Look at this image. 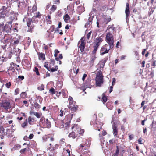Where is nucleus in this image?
<instances>
[{"label":"nucleus","mask_w":156,"mask_h":156,"mask_svg":"<svg viewBox=\"0 0 156 156\" xmlns=\"http://www.w3.org/2000/svg\"><path fill=\"white\" fill-rule=\"evenodd\" d=\"M113 24H112L108 26L107 29L109 30V32L107 33L106 36V42L111 48L114 47V42L113 35L112 33L114 34V32L115 33V28L113 27Z\"/></svg>","instance_id":"f257e3e1"},{"label":"nucleus","mask_w":156,"mask_h":156,"mask_svg":"<svg viewBox=\"0 0 156 156\" xmlns=\"http://www.w3.org/2000/svg\"><path fill=\"white\" fill-rule=\"evenodd\" d=\"M26 22L28 28L27 32H32L38 22L37 19L35 17H33L32 18H28L27 19Z\"/></svg>","instance_id":"f03ea898"},{"label":"nucleus","mask_w":156,"mask_h":156,"mask_svg":"<svg viewBox=\"0 0 156 156\" xmlns=\"http://www.w3.org/2000/svg\"><path fill=\"white\" fill-rule=\"evenodd\" d=\"M96 84L97 87H101L104 82L103 76L102 73L101 71L97 73L95 79Z\"/></svg>","instance_id":"7ed1b4c3"},{"label":"nucleus","mask_w":156,"mask_h":156,"mask_svg":"<svg viewBox=\"0 0 156 156\" xmlns=\"http://www.w3.org/2000/svg\"><path fill=\"white\" fill-rule=\"evenodd\" d=\"M69 104L68 105V108L73 112H75L78 108V106L76 105V102L73 100V98L69 96L68 98Z\"/></svg>","instance_id":"20e7f679"},{"label":"nucleus","mask_w":156,"mask_h":156,"mask_svg":"<svg viewBox=\"0 0 156 156\" xmlns=\"http://www.w3.org/2000/svg\"><path fill=\"white\" fill-rule=\"evenodd\" d=\"M1 15H4L8 16L11 14L10 10L8 7L2 6L0 9Z\"/></svg>","instance_id":"39448f33"},{"label":"nucleus","mask_w":156,"mask_h":156,"mask_svg":"<svg viewBox=\"0 0 156 156\" xmlns=\"http://www.w3.org/2000/svg\"><path fill=\"white\" fill-rule=\"evenodd\" d=\"M84 38L82 37L78 42V47L80 48L81 52H83L85 47V43L84 42Z\"/></svg>","instance_id":"423d86ee"},{"label":"nucleus","mask_w":156,"mask_h":156,"mask_svg":"<svg viewBox=\"0 0 156 156\" xmlns=\"http://www.w3.org/2000/svg\"><path fill=\"white\" fill-rule=\"evenodd\" d=\"M12 23V21L7 22L3 27V31L7 33L9 32L11 30Z\"/></svg>","instance_id":"0eeeda50"},{"label":"nucleus","mask_w":156,"mask_h":156,"mask_svg":"<svg viewBox=\"0 0 156 156\" xmlns=\"http://www.w3.org/2000/svg\"><path fill=\"white\" fill-rule=\"evenodd\" d=\"M2 106L5 109H9L11 107L10 102L7 101H4L2 102Z\"/></svg>","instance_id":"6e6552de"},{"label":"nucleus","mask_w":156,"mask_h":156,"mask_svg":"<svg viewBox=\"0 0 156 156\" xmlns=\"http://www.w3.org/2000/svg\"><path fill=\"white\" fill-rule=\"evenodd\" d=\"M125 12L126 14V19L127 20L128 19H129L130 13L129 5L128 3H127L126 4Z\"/></svg>","instance_id":"1a4fd4ad"},{"label":"nucleus","mask_w":156,"mask_h":156,"mask_svg":"<svg viewBox=\"0 0 156 156\" xmlns=\"http://www.w3.org/2000/svg\"><path fill=\"white\" fill-rule=\"evenodd\" d=\"M72 129H74V132L77 136L78 134H79L80 128L78 127L77 125L75 124L72 127Z\"/></svg>","instance_id":"9d476101"},{"label":"nucleus","mask_w":156,"mask_h":156,"mask_svg":"<svg viewBox=\"0 0 156 156\" xmlns=\"http://www.w3.org/2000/svg\"><path fill=\"white\" fill-rule=\"evenodd\" d=\"M94 127L95 129L98 130V131H100V129L101 128V125L99 123V122H97L94 123Z\"/></svg>","instance_id":"9b49d317"},{"label":"nucleus","mask_w":156,"mask_h":156,"mask_svg":"<svg viewBox=\"0 0 156 156\" xmlns=\"http://www.w3.org/2000/svg\"><path fill=\"white\" fill-rule=\"evenodd\" d=\"M44 126L48 128H50L51 126V122L48 119H44Z\"/></svg>","instance_id":"f8f14e48"},{"label":"nucleus","mask_w":156,"mask_h":156,"mask_svg":"<svg viewBox=\"0 0 156 156\" xmlns=\"http://www.w3.org/2000/svg\"><path fill=\"white\" fill-rule=\"evenodd\" d=\"M37 10V7L36 5H33L32 8L31 6H28V11L30 13H33Z\"/></svg>","instance_id":"ddd939ff"},{"label":"nucleus","mask_w":156,"mask_h":156,"mask_svg":"<svg viewBox=\"0 0 156 156\" xmlns=\"http://www.w3.org/2000/svg\"><path fill=\"white\" fill-rule=\"evenodd\" d=\"M83 140L85 141V143H83L81 144L80 147H84V146H87V147H88L90 146V141H89V140Z\"/></svg>","instance_id":"4468645a"},{"label":"nucleus","mask_w":156,"mask_h":156,"mask_svg":"<svg viewBox=\"0 0 156 156\" xmlns=\"http://www.w3.org/2000/svg\"><path fill=\"white\" fill-rule=\"evenodd\" d=\"M30 114L31 115H32L33 114L38 118H40L41 115V114L33 111H30Z\"/></svg>","instance_id":"2eb2a0df"},{"label":"nucleus","mask_w":156,"mask_h":156,"mask_svg":"<svg viewBox=\"0 0 156 156\" xmlns=\"http://www.w3.org/2000/svg\"><path fill=\"white\" fill-rule=\"evenodd\" d=\"M92 18H91V17H89V19L88 20V21L85 25V27H88L89 26L92 24Z\"/></svg>","instance_id":"dca6fc26"},{"label":"nucleus","mask_w":156,"mask_h":156,"mask_svg":"<svg viewBox=\"0 0 156 156\" xmlns=\"http://www.w3.org/2000/svg\"><path fill=\"white\" fill-rule=\"evenodd\" d=\"M108 49L107 50V49H105L103 47H102L100 51L101 55H103L105 53H108Z\"/></svg>","instance_id":"f3484780"},{"label":"nucleus","mask_w":156,"mask_h":156,"mask_svg":"<svg viewBox=\"0 0 156 156\" xmlns=\"http://www.w3.org/2000/svg\"><path fill=\"white\" fill-rule=\"evenodd\" d=\"M6 131V132H5L3 134V135H7V136H9L12 133V130L11 129H7Z\"/></svg>","instance_id":"a211bd4d"},{"label":"nucleus","mask_w":156,"mask_h":156,"mask_svg":"<svg viewBox=\"0 0 156 156\" xmlns=\"http://www.w3.org/2000/svg\"><path fill=\"white\" fill-rule=\"evenodd\" d=\"M38 57L39 60L42 59L43 60H45V54L43 53H39L38 54Z\"/></svg>","instance_id":"6ab92c4d"},{"label":"nucleus","mask_w":156,"mask_h":156,"mask_svg":"<svg viewBox=\"0 0 156 156\" xmlns=\"http://www.w3.org/2000/svg\"><path fill=\"white\" fill-rule=\"evenodd\" d=\"M102 41L103 40L101 37H97L96 39L95 44H98L99 46L100 42H102Z\"/></svg>","instance_id":"aec40b11"},{"label":"nucleus","mask_w":156,"mask_h":156,"mask_svg":"<svg viewBox=\"0 0 156 156\" xmlns=\"http://www.w3.org/2000/svg\"><path fill=\"white\" fill-rule=\"evenodd\" d=\"M63 156H71L70 150L68 149L66 150L63 152Z\"/></svg>","instance_id":"412c9836"},{"label":"nucleus","mask_w":156,"mask_h":156,"mask_svg":"<svg viewBox=\"0 0 156 156\" xmlns=\"http://www.w3.org/2000/svg\"><path fill=\"white\" fill-rule=\"evenodd\" d=\"M21 1H20L19 2L18 6H21L22 7H25L26 5H25L24 1L23 0H21Z\"/></svg>","instance_id":"4be33fe9"},{"label":"nucleus","mask_w":156,"mask_h":156,"mask_svg":"<svg viewBox=\"0 0 156 156\" xmlns=\"http://www.w3.org/2000/svg\"><path fill=\"white\" fill-rule=\"evenodd\" d=\"M34 119L31 117L30 116L29 117L28 119V122L29 123L30 125H32L34 123Z\"/></svg>","instance_id":"5701e85b"},{"label":"nucleus","mask_w":156,"mask_h":156,"mask_svg":"<svg viewBox=\"0 0 156 156\" xmlns=\"http://www.w3.org/2000/svg\"><path fill=\"white\" fill-rule=\"evenodd\" d=\"M99 46L98 44L97 45V44H95L94 45V47H93L94 49L93 51H92V54H95L96 53L99 47Z\"/></svg>","instance_id":"b1692460"},{"label":"nucleus","mask_w":156,"mask_h":156,"mask_svg":"<svg viewBox=\"0 0 156 156\" xmlns=\"http://www.w3.org/2000/svg\"><path fill=\"white\" fill-rule=\"evenodd\" d=\"M58 124L60 128H63L65 127L64 123L62 120H60L59 122H58Z\"/></svg>","instance_id":"393cba45"},{"label":"nucleus","mask_w":156,"mask_h":156,"mask_svg":"<svg viewBox=\"0 0 156 156\" xmlns=\"http://www.w3.org/2000/svg\"><path fill=\"white\" fill-rule=\"evenodd\" d=\"M102 99L104 104L107 101V98L105 96V94L104 93H103L102 94Z\"/></svg>","instance_id":"a878e982"},{"label":"nucleus","mask_w":156,"mask_h":156,"mask_svg":"<svg viewBox=\"0 0 156 156\" xmlns=\"http://www.w3.org/2000/svg\"><path fill=\"white\" fill-rule=\"evenodd\" d=\"M119 122H120L119 121H117L116 122H114L112 125V128H117V124H119Z\"/></svg>","instance_id":"bb28decb"},{"label":"nucleus","mask_w":156,"mask_h":156,"mask_svg":"<svg viewBox=\"0 0 156 156\" xmlns=\"http://www.w3.org/2000/svg\"><path fill=\"white\" fill-rule=\"evenodd\" d=\"M69 137H72L73 139L75 138L76 137V136L75 135L74 131L71 133L69 135Z\"/></svg>","instance_id":"cd10ccee"},{"label":"nucleus","mask_w":156,"mask_h":156,"mask_svg":"<svg viewBox=\"0 0 156 156\" xmlns=\"http://www.w3.org/2000/svg\"><path fill=\"white\" fill-rule=\"evenodd\" d=\"M12 20L11 21H12V22L14 20H16L17 19V17L16 16V15L15 14H12V16H11Z\"/></svg>","instance_id":"c85d7f7f"},{"label":"nucleus","mask_w":156,"mask_h":156,"mask_svg":"<svg viewBox=\"0 0 156 156\" xmlns=\"http://www.w3.org/2000/svg\"><path fill=\"white\" fill-rule=\"evenodd\" d=\"M70 19L69 16L67 14L65 15L64 17V19L65 22H67Z\"/></svg>","instance_id":"c756f323"},{"label":"nucleus","mask_w":156,"mask_h":156,"mask_svg":"<svg viewBox=\"0 0 156 156\" xmlns=\"http://www.w3.org/2000/svg\"><path fill=\"white\" fill-rule=\"evenodd\" d=\"M113 131V132L114 136H116L118 134V129L117 128H112Z\"/></svg>","instance_id":"7c9ffc66"},{"label":"nucleus","mask_w":156,"mask_h":156,"mask_svg":"<svg viewBox=\"0 0 156 156\" xmlns=\"http://www.w3.org/2000/svg\"><path fill=\"white\" fill-rule=\"evenodd\" d=\"M103 47L104 48H105V49H107V50H108V51H109V50L110 49H112V48H111L110 47V46L109 45H108V44H105L104 46Z\"/></svg>","instance_id":"2f4dec72"},{"label":"nucleus","mask_w":156,"mask_h":156,"mask_svg":"<svg viewBox=\"0 0 156 156\" xmlns=\"http://www.w3.org/2000/svg\"><path fill=\"white\" fill-rule=\"evenodd\" d=\"M49 92L51 94H55L56 92L55 90L53 87H51V88L50 89Z\"/></svg>","instance_id":"473e14b6"},{"label":"nucleus","mask_w":156,"mask_h":156,"mask_svg":"<svg viewBox=\"0 0 156 156\" xmlns=\"http://www.w3.org/2000/svg\"><path fill=\"white\" fill-rule=\"evenodd\" d=\"M57 6L55 5H53L50 9L51 12H53L56 9Z\"/></svg>","instance_id":"72a5a7b5"},{"label":"nucleus","mask_w":156,"mask_h":156,"mask_svg":"<svg viewBox=\"0 0 156 156\" xmlns=\"http://www.w3.org/2000/svg\"><path fill=\"white\" fill-rule=\"evenodd\" d=\"M55 154V151L54 149H53V151L51 150L49 153V156H54Z\"/></svg>","instance_id":"f704fd0d"},{"label":"nucleus","mask_w":156,"mask_h":156,"mask_svg":"<svg viewBox=\"0 0 156 156\" xmlns=\"http://www.w3.org/2000/svg\"><path fill=\"white\" fill-rule=\"evenodd\" d=\"M13 148L15 150H18L21 148V146L19 144H17L14 145Z\"/></svg>","instance_id":"c9c22d12"},{"label":"nucleus","mask_w":156,"mask_h":156,"mask_svg":"<svg viewBox=\"0 0 156 156\" xmlns=\"http://www.w3.org/2000/svg\"><path fill=\"white\" fill-rule=\"evenodd\" d=\"M34 106L36 109H39L41 107L40 105L37 102H35L34 104Z\"/></svg>","instance_id":"e433bc0d"},{"label":"nucleus","mask_w":156,"mask_h":156,"mask_svg":"<svg viewBox=\"0 0 156 156\" xmlns=\"http://www.w3.org/2000/svg\"><path fill=\"white\" fill-rule=\"evenodd\" d=\"M37 89L40 90H42L44 89V86L43 84H42L40 86L38 87Z\"/></svg>","instance_id":"4c0bfd02"},{"label":"nucleus","mask_w":156,"mask_h":156,"mask_svg":"<svg viewBox=\"0 0 156 156\" xmlns=\"http://www.w3.org/2000/svg\"><path fill=\"white\" fill-rule=\"evenodd\" d=\"M55 64V61L54 59H50V66H53Z\"/></svg>","instance_id":"58836bf2"},{"label":"nucleus","mask_w":156,"mask_h":156,"mask_svg":"<svg viewBox=\"0 0 156 156\" xmlns=\"http://www.w3.org/2000/svg\"><path fill=\"white\" fill-rule=\"evenodd\" d=\"M4 129L3 126H0V133L1 134H2L3 135V134L5 132H4Z\"/></svg>","instance_id":"ea45409f"},{"label":"nucleus","mask_w":156,"mask_h":156,"mask_svg":"<svg viewBox=\"0 0 156 156\" xmlns=\"http://www.w3.org/2000/svg\"><path fill=\"white\" fill-rule=\"evenodd\" d=\"M21 96L23 98H25L27 96V94L25 92H22L21 94Z\"/></svg>","instance_id":"a19ab883"},{"label":"nucleus","mask_w":156,"mask_h":156,"mask_svg":"<svg viewBox=\"0 0 156 156\" xmlns=\"http://www.w3.org/2000/svg\"><path fill=\"white\" fill-rule=\"evenodd\" d=\"M58 69V66H56L55 68H51L50 69V70L52 72H54L57 70Z\"/></svg>","instance_id":"79ce46f5"},{"label":"nucleus","mask_w":156,"mask_h":156,"mask_svg":"<svg viewBox=\"0 0 156 156\" xmlns=\"http://www.w3.org/2000/svg\"><path fill=\"white\" fill-rule=\"evenodd\" d=\"M89 80H87L86 82L85 83H86V85L84 86V87H86V88H87V87H89L90 88H91V87H89V86H88V83H89Z\"/></svg>","instance_id":"37998d69"},{"label":"nucleus","mask_w":156,"mask_h":156,"mask_svg":"<svg viewBox=\"0 0 156 156\" xmlns=\"http://www.w3.org/2000/svg\"><path fill=\"white\" fill-rule=\"evenodd\" d=\"M27 151L26 148L22 149L20 151V153L21 154H24L25 151Z\"/></svg>","instance_id":"c03bdc74"},{"label":"nucleus","mask_w":156,"mask_h":156,"mask_svg":"<svg viewBox=\"0 0 156 156\" xmlns=\"http://www.w3.org/2000/svg\"><path fill=\"white\" fill-rule=\"evenodd\" d=\"M34 71L36 73V74L37 75H40L38 69L37 67H35Z\"/></svg>","instance_id":"a18cd8bd"},{"label":"nucleus","mask_w":156,"mask_h":156,"mask_svg":"<svg viewBox=\"0 0 156 156\" xmlns=\"http://www.w3.org/2000/svg\"><path fill=\"white\" fill-rule=\"evenodd\" d=\"M108 56H107L102 60V62L104 64H105V63L108 60Z\"/></svg>","instance_id":"49530a36"},{"label":"nucleus","mask_w":156,"mask_h":156,"mask_svg":"<svg viewBox=\"0 0 156 156\" xmlns=\"http://www.w3.org/2000/svg\"><path fill=\"white\" fill-rule=\"evenodd\" d=\"M108 56H107L102 60V62L104 64H105V63L108 60Z\"/></svg>","instance_id":"de8ad7c7"},{"label":"nucleus","mask_w":156,"mask_h":156,"mask_svg":"<svg viewBox=\"0 0 156 156\" xmlns=\"http://www.w3.org/2000/svg\"><path fill=\"white\" fill-rule=\"evenodd\" d=\"M27 120L26 119V122H24L22 125V127L23 128H24L25 126H27Z\"/></svg>","instance_id":"09e8293b"},{"label":"nucleus","mask_w":156,"mask_h":156,"mask_svg":"<svg viewBox=\"0 0 156 156\" xmlns=\"http://www.w3.org/2000/svg\"><path fill=\"white\" fill-rule=\"evenodd\" d=\"M98 65H100V68H103L105 66V64L102 62V61L99 63Z\"/></svg>","instance_id":"8fccbe9b"},{"label":"nucleus","mask_w":156,"mask_h":156,"mask_svg":"<svg viewBox=\"0 0 156 156\" xmlns=\"http://www.w3.org/2000/svg\"><path fill=\"white\" fill-rule=\"evenodd\" d=\"M5 86L7 88H10V87L11 86V84L10 82H9L8 83H6L5 84Z\"/></svg>","instance_id":"3c124183"},{"label":"nucleus","mask_w":156,"mask_h":156,"mask_svg":"<svg viewBox=\"0 0 156 156\" xmlns=\"http://www.w3.org/2000/svg\"><path fill=\"white\" fill-rule=\"evenodd\" d=\"M91 31L89 32L87 35V39H89L91 35Z\"/></svg>","instance_id":"603ef678"},{"label":"nucleus","mask_w":156,"mask_h":156,"mask_svg":"<svg viewBox=\"0 0 156 156\" xmlns=\"http://www.w3.org/2000/svg\"><path fill=\"white\" fill-rule=\"evenodd\" d=\"M19 91H20V90L18 88H17V89H15V94L16 95L17 94H19Z\"/></svg>","instance_id":"864d4df0"},{"label":"nucleus","mask_w":156,"mask_h":156,"mask_svg":"<svg viewBox=\"0 0 156 156\" xmlns=\"http://www.w3.org/2000/svg\"><path fill=\"white\" fill-rule=\"evenodd\" d=\"M20 41L19 39H17L14 41V44H18L19 43Z\"/></svg>","instance_id":"5fc2aeb1"},{"label":"nucleus","mask_w":156,"mask_h":156,"mask_svg":"<svg viewBox=\"0 0 156 156\" xmlns=\"http://www.w3.org/2000/svg\"><path fill=\"white\" fill-rule=\"evenodd\" d=\"M40 13L39 12H38L37 14V15H36L35 16H34L33 17H35L36 18V19H37V18H39L40 17L39 16H40Z\"/></svg>","instance_id":"6e6d98bb"},{"label":"nucleus","mask_w":156,"mask_h":156,"mask_svg":"<svg viewBox=\"0 0 156 156\" xmlns=\"http://www.w3.org/2000/svg\"><path fill=\"white\" fill-rule=\"evenodd\" d=\"M84 132V130L83 129H81L80 128V130H79V134H82Z\"/></svg>","instance_id":"4d7b16f0"},{"label":"nucleus","mask_w":156,"mask_h":156,"mask_svg":"<svg viewBox=\"0 0 156 156\" xmlns=\"http://www.w3.org/2000/svg\"><path fill=\"white\" fill-rule=\"evenodd\" d=\"M133 137H134L133 135V134H131V135H130L129 136V139L130 140H132L133 138Z\"/></svg>","instance_id":"13d9d810"},{"label":"nucleus","mask_w":156,"mask_h":156,"mask_svg":"<svg viewBox=\"0 0 156 156\" xmlns=\"http://www.w3.org/2000/svg\"><path fill=\"white\" fill-rule=\"evenodd\" d=\"M18 78L21 79V80H23L24 79V77L23 76H18Z\"/></svg>","instance_id":"bf43d9fd"},{"label":"nucleus","mask_w":156,"mask_h":156,"mask_svg":"<svg viewBox=\"0 0 156 156\" xmlns=\"http://www.w3.org/2000/svg\"><path fill=\"white\" fill-rule=\"evenodd\" d=\"M142 141V139L141 138H139L138 140V143L140 144H142V143H141Z\"/></svg>","instance_id":"052dcab7"},{"label":"nucleus","mask_w":156,"mask_h":156,"mask_svg":"<svg viewBox=\"0 0 156 156\" xmlns=\"http://www.w3.org/2000/svg\"><path fill=\"white\" fill-rule=\"evenodd\" d=\"M87 74H84L83 75V76L82 78V80L83 81H84L85 79V78L87 76Z\"/></svg>","instance_id":"680f3d73"},{"label":"nucleus","mask_w":156,"mask_h":156,"mask_svg":"<svg viewBox=\"0 0 156 156\" xmlns=\"http://www.w3.org/2000/svg\"><path fill=\"white\" fill-rule=\"evenodd\" d=\"M113 87L112 86L110 87V89H109V93H111L112 91L113 90Z\"/></svg>","instance_id":"e2e57ef3"},{"label":"nucleus","mask_w":156,"mask_h":156,"mask_svg":"<svg viewBox=\"0 0 156 156\" xmlns=\"http://www.w3.org/2000/svg\"><path fill=\"white\" fill-rule=\"evenodd\" d=\"M33 136H34V135L33 134H30V135H29V138L30 139H31L33 138Z\"/></svg>","instance_id":"0e129e2a"},{"label":"nucleus","mask_w":156,"mask_h":156,"mask_svg":"<svg viewBox=\"0 0 156 156\" xmlns=\"http://www.w3.org/2000/svg\"><path fill=\"white\" fill-rule=\"evenodd\" d=\"M59 0H57L54 1V3L55 4H59Z\"/></svg>","instance_id":"69168bd1"},{"label":"nucleus","mask_w":156,"mask_h":156,"mask_svg":"<svg viewBox=\"0 0 156 156\" xmlns=\"http://www.w3.org/2000/svg\"><path fill=\"white\" fill-rule=\"evenodd\" d=\"M65 139H62L60 140V142L61 144H63L64 142Z\"/></svg>","instance_id":"338daca9"},{"label":"nucleus","mask_w":156,"mask_h":156,"mask_svg":"<svg viewBox=\"0 0 156 156\" xmlns=\"http://www.w3.org/2000/svg\"><path fill=\"white\" fill-rule=\"evenodd\" d=\"M69 123L68 122H66L65 123H64V126L65 127H67L69 125Z\"/></svg>","instance_id":"774afa93"}]
</instances>
